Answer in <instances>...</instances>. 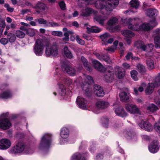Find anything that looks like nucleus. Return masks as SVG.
I'll list each match as a JSON object with an SVG mask.
<instances>
[{
	"label": "nucleus",
	"instance_id": "6ab92c4d",
	"mask_svg": "<svg viewBox=\"0 0 160 160\" xmlns=\"http://www.w3.org/2000/svg\"><path fill=\"white\" fill-rule=\"evenodd\" d=\"M108 18V16L106 15L96 16L94 18V22H97L101 25H103Z\"/></svg>",
	"mask_w": 160,
	"mask_h": 160
},
{
	"label": "nucleus",
	"instance_id": "b1692460",
	"mask_svg": "<svg viewBox=\"0 0 160 160\" xmlns=\"http://www.w3.org/2000/svg\"><path fill=\"white\" fill-rule=\"evenodd\" d=\"M155 88L153 83H149L145 90V92L146 94L149 95L153 92Z\"/></svg>",
	"mask_w": 160,
	"mask_h": 160
},
{
	"label": "nucleus",
	"instance_id": "0eeeda50",
	"mask_svg": "<svg viewBox=\"0 0 160 160\" xmlns=\"http://www.w3.org/2000/svg\"><path fill=\"white\" fill-rule=\"evenodd\" d=\"M61 138L60 139V142L62 144L65 143L68 141L67 139L69 136V131L66 128H62L60 133Z\"/></svg>",
	"mask_w": 160,
	"mask_h": 160
},
{
	"label": "nucleus",
	"instance_id": "a19ab883",
	"mask_svg": "<svg viewBox=\"0 0 160 160\" xmlns=\"http://www.w3.org/2000/svg\"><path fill=\"white\" fill-rule=\"evenodd\" d=\"M7 39L11 42H14L16 38L15 35L12 33H9L7 35Z\"/></svg>",
	"mask_w": 160,
	"mask_h": 160
},
{
	"label": "nucleus",
	"instance_id": "423d86ee",
	"mask_svg": "<svg viewBox=\"0 0 160 160\" xmlns=\"http://www.w3.org/2000/svg\"><path fill=\"white\" fill-rule=\"evenodd\" d=\"M118 22V20L116 17L111 18L108 21L107 24L110 27L109 29L110 32H114L120 30V27L118 26H115V25L117 24Z\"/></svg>",
	"mask_w": 160,
	"mask_h": 160
},
{
	"label": "nucleus",
	"instance_id": "473e14b6",
	"mask_svg": "<svg viewBox=\"0 0 160 160\" xmlns=\"http://www.w3.org/2000/svg\"><path fill=\"white\" fill-rule=\"evenodd\" d=\"M147 65L150 69H152L154 68V62L153 60L151 58H148L146 61Z\"/></svg>",
	"mask_w": 160,
	"mask_h": 160
},
{
	"label": "nucleus",
	"instance_id": "f03ea898",
	"mask_svg": "<svg viewBox=\"0 0 160 160\" xmlns=\"http://www.w3.org/2000/svg\"><path fill=\"white\" fill-rule=\"evenodd\" d=\"M124 23L126 22L128 28L130 29L135 31H138L142 29L144 31H148L153 28L157 25L154 18H152L150 22V24L144 23L141 25H139L141 20L138 18H129L122 20Z\"/></svg>",
	"mask_w": 160,
	"mask_h": 160
},
{
	"label": "nucleus",
	"instance_id": "39448f33",
	"mask_svg": "<svg viewBox=\"0 0 160 160\" xmlns=\"http://www.w3.org/2000/svg\"><path fill=\"white\" fill-rule=\"evenodd\" d=\"M8 114L3 113L0 115V128L4 130L9 129L11 126L9 120L7 118Z\"/></svg>",
	"mask_w": 160,
	"mask_h": 160
},
{
	"label": "nucleus",
	"instance_id": "de8ad7c7",
	"mask_svg": "<svg viewBox=\"0 0 160 160\" xmlns=\"http://www.w3.org/2000/svg\"><path fill=\"white\" fill-rule=\"evenodd\" d=\"M27 34L30 37H33L34 36L35 30L32 28H28L27 30Z\"/></svg>",
	"mask_w": 160,
	"mask_h": 160
},
{
	"label": "nucleus",
	"instance_id": "f704fd0d",
	"mask_svg": "<svg viewBox=\"0 0 160 160\" xmlns=\"http://www.w3.org/2000/svg\"><path fill=\"white\" fill-rule=\"evenodd\" d=\"M93 83V80L91 76H87L86 77L85 82L83 83L84 86H87L88 85L92 84Z\"/></svg>",
	"mask_w": 160,
	"mask_h": 160
},
{
	"label": "nucleus",
	"instance_id": "aec40b11",
	"mask_svg": "<svg viewBox=\"0 0 160 160\" xmlns=\"http://www.w3.org/2000/svg\"><path fill=\"white\" fill-rule=\"evenodd\" d=\"M33 8L38 9L42 11L47 10L48 8L46 4L41 2L36 3L34 7H33Z\"/></svg>",
	"mask_w": 160,
	"mask_h": 160
},
{
	"label": "nucleus",
	"instance_id": "3c124183",
	"mask_svg": "<svg viewBox=\"0 0 160 160\" xmlns=\"http://www.w3.org/2000/svg\"><path fill=\"white\" fill-rule=\"evenodd\" d=\"M36 21H37L38 23L40 24H44L45 26L47 21L42 18H39L37 19H36Z\"/></svg>",
	"mask_w": 160,
	"mask_h": 160
},
{
	"label": "nucleus",
	"instance_id": "5fc2aeb1",
	"mask_svg": "<svg viewBox=\"0 0 160 160\" xmlns=\"http://www.w3.org/2000/svg\"><path fill=\"white\" fill-rule=\"evenodd\" d=\"M6 26L5 20L2 18H0V27L2 28H4Z\"/></svg>",
	"mask_w": 160,
	"mask_h": 160
},
{
	"label": "nucleus",
	"instance_id": "ea45409f",
	"mask_svg": "<svg viewBox=\"0 0 160 160\" xmlns=\"http://www.w3.org/2000/svg\"><path fill=\"white\" fill-rule=\"evenodd\" d=\"M147 109L150 112H154L157 111L158 108L156 106L153 104H149L147 107Z\"/></svg>",
	"mask_w": 160,
	"mask_h": 160
},
{
	"label": "nucleus",
	"instance_id": "c85d7f7f",
	"mask_svg": "<svg viewBox=\"0 0 160 160\" xmlns=\"http://www.w3.org/2000/svg\"><path fill=\"white\" fill-rule=\"evenodd\" d=\"M93 0H79L78 6L81 7L84 6V3L86 4H92L94 2Z\"/></svg>",
	"mask_w": 160,
	"mask_h": 160
},
{
	"label": "nucleus",
	"instance_id": "9d476101",
	"mask_svg": "<svg viewBox=\"0 0 160 160\" xmlns=\"http://www.w3.org/2000/svg\"><path fill=\"white\" fill-rule=\"evenodd\" d=\"M122 34L124 36V39L128 44H130L132 38L134 36V33L128 30H124L121 32Z\"/></svg>",
	"mask_w": 160,
	"mask_h": 160
},
{
	"label": "nucleus",
	"instance_id": "603ef678",
	"mask_svg": "<svg viewBox=\"0 0 160 160\" xmlns=\"http://www.w3.org/2000/svg\"><path fill=\"white\" fill-rule=\"evenodd\" d=\"M154 128L156 132L160 133V122L156 123L154 125Z\"/></svg>",
	"mask_w": 160,
	"mask_h": 160
},
{
	"label": "nucleus",
	"instance_id": "1a4fd4ad",
	"mask_svg": "<svg viewBox=\"0 0 160 160\" xmlns=\"http://www.w3.org/2000/svg\"><path fill=\"white\" fill-rule=\"evenodd\" d=\"M125 108L127 111L131 114L138 113L139 112L138 108L133 104H126L125 105Z\"/></svg>",
	"mask_w": 160,
	"mask_h": 160
},
{
	"label": "nucleus",
	"instance_id": "338daca9",
	"mask_svg": "<svg viewBox=\"0 0 160 160\" xmlns=\"http://www.w3.org/2000/svg\"><path fill=\"white\" fill-rule=\"evenodd\" d=\"M155 87H158L160 86V80H159L158 81H156L154 82V83H153Z\"/></svg>",
	"mask_w": 160,
	"mask_h": 160
},
{
	"label": "nucleus",
	"instance_id": "bb28decb",
	"mask_svg": "<svg viewBox=\"0 0 160 160\" xmlns=\"http://www.w3.org/2000/svg\"><path fill=\"white\" fill-rule=\"evenodd\" d=\"M87 31L88 33L94 32L98 33L100 32L101 29L98 27L95 26L87 27L86 28Z\"/></svg>",
	"mask_w": 160,
	"mask_h": 160
},
{
	"label": "nucleus",
	"instance_id": "4be33fe9",
	"mask_svg": "<svg viewBox=\"0 0 160 160\" xmlns=\"http://www.w3.org/2000/svg\"><path fill=\"white\" fill-rule=\"evenodd\" d=\"M94 92L98 97H102L104 95V92L102 88L99 85H96L94 87Z\"/></svg>",
	"mask_w": 160,
	"mask_h": 160
},
{
	"label": "nucleus",
	"instance_id": "cd10ccee",
	"mask_svg": "<svg viewBox=\"0 0 160 160\" xmlns=\"http://www.w3.org/2000/svg\"><path fill=\"white\" fill-rule=\"evenodd\" d=\"M145 44L142 41H138L134 43V46L137 48L140 49L142 50H145Z\"/></svg>",
	"mask_w": 160,
	"mask_h": 160
},
{
	"label": "nucleus",
	"instance_id": "a211bd4d",
	"mask_svg": "<svg viewBox=\"0 0 160 160\" xmlns=\"http://www.w3.org/2000/svg\"><path fill=\"white\" fill-rule=\"evenodd\" d=\"M97 13V11L94 10L91 8L87 7L84 10L81 11V15L83 16H88L91 14H93L95 15Z\"/></svg>",
	"mask_w": 160,
	"mask_h": 160
},
{
	"label": "nucleus",
	"instance_id": "79ce46f5",
	"mask_svg": "<svg viewBox=\"0 0 160 160\" xmlns=\"http://www.w3.org/2000/svg\"><path fill=\"white\" fill-rule=\"evenodd\" d=\"M130 4L133 8L137 9L139 5V2L137 0H132L130 2Z\"/></svg>",
	"mask_w": 160,
	"mask_h": 160
},
{
	"label": "nucleus",
	"instance_id": "dca6fc26",
	"mask_svg": "<svg viewBox=\"0 0 160 160\" xmlns=\"http://www.w3.org/2000/svg\"><path fill=\"white\" fill-rule=\"evenodd\" d=\"M62 70L71 76H73L75 73V70L69 65L64 64L62 66Z\"/></svg>",
	"mask_w": 160,
	"mask_h": 160
},
{
	"label": "nucleus",
	"instance_id": "c03bdc74",
	"mask_svg": "<svg viewBox=\"0 0 160 160\" xmlns=\"http://www.w3.org/2000/svg\"><path fill=\"white\" fill-rule=\"evenodd\" d=\"M95 7L98 9H102L105 8L106 4L103 6L100 2V1H97L95 3Z\"/></svg>",
	"mask_w": 160,
	"mask_h": 160
},
{
	"label": "nucleus",
	"instance_id": "e433bc0d",
	"mask_svg": "<svg viewBox=\"0 0 160 160\" xmlns=\"http://www.w3.org/2000/svg\"><path fill=\"white\" fill-rule=\"evenodd\" d=\"M157 11L156 9H148L147 12V15L149 17H152L157 14Z\"/></svg>",
	"mask_w": 160,
	"mask_h": 160
},
{
	"label": "nucleus",
	"instance_id": "13d9d810",
	"mask_svg": "<svg viewBox=\"0 0 160 160\" xmlns=\"http://www.w3.org/2000/svg\"><path fill=\"white\" fill-rule=\"evenodd\" d=\"M116 50L115 47L112 46L108 47V48L106 49L105 50L110 52H114Z\"/></svg>",
	"mask_w": 160,
	"mask_h": 160
},
{
	"label": "nucleus",
	"instance_id": "a878e982",
	"mask_svg": "<svg viewBox=\"0 0 160 160\" xmlns=\"http://www.w3.org/2000/svg\"><path fill=\"white\" fill-rule=\"evenodd\" d=\"M109 105L108 102L103 101H98L96 103V106L97 108L101 109L107 108Z\"/></svg>",
	"mask_w": 160,
	"mask_h": 160
},
{
	"label": "nucleus",
	"instance_id": "5701e85b",
	"mask_svg": "<svg viewBox=\"0 0 160 160\" xmlns=\"http://www.w3.org/2000/svg\"><path fill=\"white\" fill-rule=\"evenodd\" d=\"M145 50H143L147 52L146 55L147 57H151L153 55V53L152 52V51L153 50L154 46L152 44H149L145 45Z\"/></svg>",
	"mask_w": 160,
	"mask_h": 160
},
{
	"label": "nucleus",
	"instance_id": "72a5a7b5",
	"mask_svg": "<svg viewBox=\"0 0 160 160\" xmlns=\"http://www.w3.org/2000/svg\"><path fill=\"white\" fill-rule=\"evenodd\" d=\"M117 69L118 72L116 73V75L118 78H123L124 76V71H122V68L118 67L116 69V70Z\"/></svg>",
	"mask_w": 160,
	"mask_h": 160
},
{
	"label": "nucleus",
	"instance_id": "f3484780",
	"mask_svg": "<svg viewBox=\"0 0 160 160\" xmlns=\"http://www.w3.org/2000/svg\"><path fill=\"white\" fill-rule=\"evenodd\" d=\"M128 90L127 89L126 91H122L119 94L120 100L124 102H129V94L128 93Z\"/></svg>",
	"mask_w": 160,
	"mask_h": 160
},
{
	"label": "nucleus",
	"instance_id": "69168bd1",
	"mask_svg": "<svg viewBox=\"0 0 160 160\" xmlns=\"http://www.w3.org/2000/svg\"><path fill=\"white\" fill-rule=\"evenodd\" d=\"M132 53L131 52H129L126 55V58L127 60H128L130 58H131L132 57Z\"/></svg>",
	"mask_w": 160,
	"mask_h": 160
},
{
	"label": "nucleus",
	"instance_id": "0e129e2a",
	"mask_svg": "<svg viewBox=\"0 0 160 160\" xmlns=\"http://www.w3.org/2000/svg\"><path fill=\"white\" fill-rule=\"evenodd\" d=\"M30 12V10L29 9H23L21 10L20 11L21 14L23 15Z\"/></svg>",
	"mask_w": 160,
	"mask_h": 160
},
{
	"label": "nucleus",
	"instance_id": "864d4df0",
	"mask_svg": "<svg viewBox=\"0 0 160 160\" xmlns=\"http://www.w3.org/2000/svg\"><path fill=\"white\" fill-rule=\"evenodd\" d=\"M76 40L77 42L81 45H83L85 44V42L84 40L81 39L78 35L76 36Z\"/></svg>",
	"mask_w": 160,
	"mask_h": 160
},
{
	"label": "nucleus",
	"instance_id": "9b49d317",
	"mask_svg": "<svg viewBox=\"0 0 160 160\" xmlns=\"http://www.w3.org/2000/svg\"><path fill=\"white\" fill-rule=\"evenodd\" d=\"M12 144L11 141L7 138H3L0 140V149L6 150L10 148Z\"/></svg>",
	"mask_w": 160,
	"mask_h": 160
},
{
	"label": "nucleus",
	"instance_id": "7c9ffc66",
	"mask_svg": "<svg viewBox=\"0 0 160 160\" xmlns=\"http://www.w3.org/2000/svg\"><path fill=\"white\" fill-rule=\"evenodd\" d=\"M81 60L82 62L83 63V65L86 69L88 71L90 72L91 70V68L89 67L87 60L84 57H81Z\"/></svg>",
	"mask_w": 160,
	"mask_h": 160
},
{
	"label": "nucleus",
	"instance_id": "393cba45",
	"mask_svg": "<svg viewBox=\"0 0 160 160\" xmlns=\"http://www.w3.org/2000/svg\"><path fill=\"white\" fill-rule=\"evenodd\" d=\"M92 63L95 68L98 71L103 72L105 71V69L98 61L96 60H93Z\"/></svg>",
	"mask_w": 160,
	"mask_h": 160
},
{
	"label": "nucleus",
	"instance_id": "09e8293b",
	"mask_svg": "<svg viewBox=\"0 0 160 160\" xmlns=\"http://www.w3.org/2000/svg\"><path fill=\"white\" fill-rule=\"evenodd\" d=\"M16 34L17 36L19 38H23L25 36V33L22 31L18 30L16 31Z\"/></svg>",
	"mask_w": 160,
	"mask_h": 160
},
{
	"label": "nucleus",
	"instance_id": "680f3d73",
	"mask_svg": "<svg viewBox=\"0 0 160 160\" xmlns=\"http://www.w3.org/2000/svg\"><path fill=\"white\" fill-rule=\"evenodd\" d=\"M96 160H103V156L101 154H98L96 157Z\"/></svg>",
	"mask_w": 160,
	"mask_h": 160
},
{
	"label": "nucleus",
	"instance_id": "f257e3e1",
	"mask_svg": "<svg viewBox=\"0 0 160 160\" xmlns=\"http://www.w3.org/2000/svg\"><path fill=\"white\" fill-rule=\"evenodd\" d=\"M45 47V53L47 56L55 57L58 54V48L56 42L52 44L42 39H37L36 41L33 49L36 55L38 56H41L43 53Z\"/></svg>",
	"mask_w": 160,
	"mask_h": 160
},
{
	"label": "nucleus",
	"instance_id": "4d7b16f0",
	"mask_svg": "<svg viewBox=\"0 0 160 160\" xmlns=\"http://www.w3.org/2000/svg\"><path fill=\"white\" fill-rule=\"evenodd\" d=\"M109 69H110L111 70H112V67H108L106 69L107 70H108V72L109 74L108 75L109 76L110 75V77H109V81H110L112 80V77L114 76V74H112V75H110V73L111 72V71L109 70Z\"/></svg>",
	"mask_w": 160,
	"mask_h": 160
},
{
	"label": "nucleus",
	"instance_id": "ddd939ff",
	"mask_svg": "<svg viewBox=\"0 0 160 160\" xmlns=\"http://www.w3.org/2000/svg\"><path fill=\"white\" fill-rule=\"evenodd\" d=\"M139 125L141 128L148 131L150 132L153 129V127L151 124L143 120L141 121L139 124Z\"/></svg>",
	"mask_w": 160,
	"mask_h": 160
},
{
	"label": "nucleus",
	"instance_id": "2f4dec72",
	"mask_svg": "<svg viewBox=\"0 0 160 160\" xmlns=\"http://www.w3.org/2000/svg\"><path fill=\"white\" fill-rule=\"evenodd\" d=\"M71 160H86V159L83 157L81 156L80 153H77L72 156Z\"/></svg>",
	"mask_w": 160,
	"mask_h": 160
},
{
	"label": "nucleus",
	"instance_id": "c9c22d12",
	"mask_svg": "<svg viewBox=\"0 0 160 160\" xmlns=\"http://www.w3.org/2000/svg\"><path fill=\"white\" fill-rule=\"evenodd\" d=\"M62 30L64 32V36L66 37H68L69 35H72L74 33V32L72 30H68L66 28H63Z\"/></svg>",
	"mask_w": 160,
	"mask_h": 160
},
{
	"label": "nucleus",
	"instance_id": "6e6552de",
	"mask_svg": "<svg viewBox=\"0 0 160 160\" xmlns=\"http://www.w3.org/2000/svg\"><path fill=\"white\" fill-rule=\"evenodd\" d=\"M118 3V0H108L106 2L105 9L107 11H112Z\"/></svg>",
	"mask_w": 160,
	"mask_h": 160
},
{
	"label": "nucleus",
	"instance_id": "4468645a",
	"mask_svg": "<svg viewBox=\"0 0 160 160\" xmlns=\"http://www.w3.org/2000/svg\"><path fill=\"white\" fill-rule=\"evenodd\" d=\"M76 102L79 108L83 109H87V101L81 96L78 97L77 98Z\"/></svg>",
	"mask_w": 160,
	"mask_h": 160
},
{
	"label": "nucleus",
	"instance_id": "774afa93",
	"mask_svg": "<svg viewBox=\"0 0 160 160\" xmlns=\"http://www.w3.org/2000/svg\"><path fill=\"white\" fill-rule=\"evenodd\" d=\"M10 26L11 28L12 29H15L16 27V24L15 23H14L13 22L11 23Z\"/></svg>",
	"mask_w": 160,
	"mask_h": 160
},
{
	"label": "nucleus",
	"instance_id": "4c0bfd02",
	"mask_svg": "<svg viewBox=\"0 0 160 160\" xmlns=\"http://www.w3.org/2000/svg\"><path fill=\"white\" fill-rule=\"evenodd\" d=\"M63 52L65 55L68 58H71L72 57V55L68 50L67 47H65L63 49Z\"/></svg>",
	"mask_w": 160,
	"mask_h": 160
},
{
	"label": "nucleus",
	"instance_id": "58836bf2",
	"mask_svg": "<svg viewBox=\"0 0 160 160\" xmlns=\"http://www.w3.org/2000/svg\"><path fill=\"white\" fill-rule=\"evenodd\" d=\"M11 96L12 94L9 91L3 92L0 95V97L3 99H8Z\"/></svg>",
	"mask_w": 160,
	"mask_h": 160
},
{
	"label": "nucleus",
	"instance_id": "a18cd8bd",
	"mask_svg": "<svg viewBox=\"0 0 160 160\" xmlns=\"http://www.w3.org/2000/svg\"><path fill=\"white\" fill-rule=\"evenodd\" d=\"M138 74L137 72L135 70H132L131 72V77L132 79L135 81H137L138 79Z\"/></svg>",
	"mask_w": 160,
	"mask_h": 160
},
{
	"label": "nucleus",
	"instance_id": "6e6d98bb",
	"mask_svg": "<svg viewBox=\"0 0 160 160\" xmlns=\"http://www.w3.org/2000/svg\"><path fill=\"white\" fill-rule=\"evenodd\" d=\"M4 7L7 8V10L9 12H12L13 11L14 8H12L10 7L9 5L8 4H5Z\"/></svg>",
	"mask_w": 160,
	"mask_h": 160
},
{
	"label": "nucleus",
	"instance_id": "c756f323",
	"mask_svg": "<svg viewBox=\"0 0 160 160\" xmlns=\"http://www.w3.org/2000/svg\"><path fill=\"white\" fill-rule=\"evenodd\" d=\"M94 54L101 61L103 60L106 62L109 61V57L108 56H101L99 53H94Z\"/></svg>",
	"mask_w": 160,
	"mask_h": 160
},
{
	"label": "nucleus",
	"instance_id": "f8f14e48",
	"mask_svg": "<svg viewBox=\"0 0 160 160\" xmlns=\"http://www.w3.org/2000/svg\"><path fill=\"white\" fill-rule=\"evenodd\" d=\"M154 36L155 46L157 48H160V29H157L153 32Z\"/></svg>",
	"mask_w": 160,
	"mask_h": 160
},
{
	"label": "nucleus",
	"instance_id": "412c9836",
	"mask_svg": "<svg viewBox=\"0 0 160 160\" xmlns=\"http://www.w3.org/2000/svg\"><path fill=\"white\" fill-rule=\"evenodd\" d=\"M115 112L117 115L122 117H125L128 115L127 113L122 107H119L116 108L115 110Z\"/></svg>",
	"mask_w": 160,
	"mask_h": 160
},
{
	"label": "nucleus",
	"instance_id": "7ed1b4c3",
	"mask_svg": "<svg viewBox=\"0 0 160 160\" xmlns=\"http://www.w3.org/2000/svg\"><path fill=\"white\" fill-rule=\"evenodd\" d=\"M23 151L26 153L31 154L33 152L34 149L31 148H26L24 143L19 142L12 148L10 152L11 153L15 155Z\"/></svg>",
	"mask_w": 160,
	"mask_h": 160
},
{
	"label": "nucleus",
	"instance_id": "2eb2a0df",
	"mask_svg": "<svg viewBox=\"0 0 160 160\" xmlns=\"http://www.w3.org/2000/svg\"><path fill=\"white\" fill-rule=\"evenodd\" d=\"M148 148L149 150L151 152L155 153L158 151L159 147L158 141H154L151 143Z\"/></svg>",
	"mask_w": 160,
	"mask_h": 160
},
{
	"label": "nucleus",
	"instance_id": "37998d69",
	"mask_svg": "<svg viewBox=\"0 0 160 160\" xmlns=\"http://www.w3.org/2000/svg\"><path fill=\"white\" fill-rule=\"evenodd\" d=\"M59 26L60 25L59 24L55 22H50L47 21L45 27H59Z\"/></svg>",
	"mask_w": 160,
	"mask_h": 160
},
{
	"label": "nucleus",
	"instance_id": "49530a36",
	"mask_svg": "<svg viewBox=\"0 0 160 160\" xmlns=\"http://www.w3.org/2000/svg\"><path fill=\"white\" fill-rule=\"evenodd\" d=\"M100 37L102 40L105 43L110 37V35L108 33H106L101 36Z\"/></svg>",
	"mask_w": 160,
	"mask_h": 160
},
{
	"label": "nucleus",
	"instance_id": "20e7f679",
	"mask_svg": "<svg viewBox=\"0 0 160 160\" xmlns=\"http://www.w3.org/2000/svg\"><path fill=\"white\" fill-rule=\"evenodd\" d=\"M51 135L46 133L42 137L39 148L40 149H46L48 148L51 142Z\"/></svg>",
	"mask_w": 160,
	"mask_h": 160
},
{
	"label": "nucleus",
	"instance_id": "e2e57ef3",
	"mask_svg": "<svg viewBox=\"0 0 160 160\" xmlns=\"http://www.w3.org/2000/svg\"><path fill=\"white\" fill-rule=\"evenodd\" d=\"M138 69L141 72H143L145 71V67L143 65H139L138 66Z\"/></svg>",
	"mask_w": 160,
	"mask_h": 160
},
{
	"label": "nucleus",
	"instance_id": "052dcab7",
	"mask_svg": "<svg viewBox=\"0 0 160 160\" xmlns=\"http://www.w3.org/2000/svg\"><path fill=\"white\" fill-rule=\"evenodd\" d=\"M59 6L61 9L64 10L66 8V6L65 3L61 1L59 2Z\"/></svg>",
	"mask_w": 160,
	"mask_h": 160
},
{
	"label": "nucleus",
	"instance_id": "bf43d9fd",
	"mask_svg": "<svg viewBox=\"0 0 160 160\" xmlns=\"http://www.w3.org/2000/svg\"><path fill=\"white\" fill-rule=\"evenodd\" d=\"M0 42L2 44L5 45L8 42V40L6 38H2L0 40Z\"/></svg>",
	"mask_w": 160,
	"mask_h": 160
},
{
	"label": "nucleus",
	"instance_id": "8fccbe9b",
	"mask_svg": "<svg viewBox=\"0 0 160 160\" xmlns=\"http://www.w3.org/2000/svg\"><path fill=\"white\" fill-rule=\"evenodd\" d=\"M52 34L54 36L62 37V33L60 31H53L52 32Z\"/></svg>",
	"mask_w": 160,
	"mask_h": 160
}]
</instances>
